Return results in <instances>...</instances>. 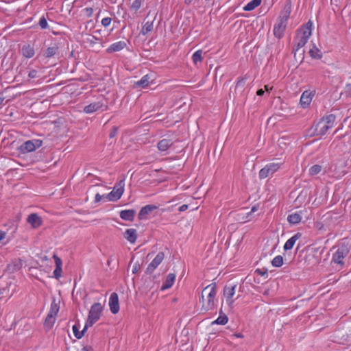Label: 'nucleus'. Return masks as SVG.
I'll use <instances>...</instances> for the list:
<instances>
[{
    "instance_id": "1",
    "label": "nucleus",
    "mask_w": 351,
    "mask_h": 351,
    "mask_svg": "<svg viewBox=\"0 0 351 351\" xmlns=\"http://www.w3.org/2000/svg\"><path fill=\"white\" fill-rule=\"evenodd\" d=\"M216 283L206 286L202 291V311L207 312L215 307V298L217 294Z\"/></svg>"
},
{
    "instance_id": "2",
    "label": "nucleus",
    "mask_w": 351,
    "mask_h": 351,
    "mask_svg": "<svg viewBox=\"0 0 351 351\" xmlns=\"http://www.w3.org/2000/svg\"><path fill=\"white\" fill-rule=\"evenodd\" d=\"M350 252V247L346 245H341L338 247L336 252L333 254L331 263L336 264L339 268L341 269L344 264V258L347 256Z\"/></svg>"
},
{
    "instance_id": "3",
    "label": "nucleus",
    "mask_w": 351,
    "mask_h": 351,
    "mask_svg": "<svg viewBox=\"0 0 351 351\" xmlns=\"http://www.w3.org/2000/svg\"><path fill=\"white\" fill-rule=\"evenodd\" d=\"M103 310L104 306L101 303L96 302L93 304L88 312V325L93 326L100 319Z\"/></svg>"
},
{
    "instance_id": "4",
    "label": "nucleus",
    "mask_w": 351,
    "mask_h": 351,
    "mask_svg": "<svg viewBox=\"0 0 351 351\" xmlns=\"http://www.w3.org/2000/svg\"><path fill=\"white\" fill-rule=\"evenodd\" d=\"M125 186V178L123 177L118 183L114 187V189L106 195V198L109 201L116 202L119 200L123 192Z\"/></svg>"
},
{
    "instance_id": "5",
    "label": "nucleus",
    "mask_w": 351,
    "mask_h": 351,
    "mask_svg": "<svg viewBox=\"0 0 351 351\" xmlns=\"http://www.w3.org/2000/svg\"><path fill=\"white\" fill-rule=\"evenodd\" d=\"M43 141L39 139L29 140L24 142L19 147V150L22 154L32 152L35 151L37 148L42 146Z\"/></svg>"
},
{
    "instance_id": "6",
    "label": "nucleus",
    "mask_w": 351,
    "mask_h": 351,
    "mask_svg": "<svg viewBox=\"0 0 351 351\" xmlns=\"http://www.w3.org/2000/svg\"><path fill=\"white\" fill-rule=\"evenodd\" d=\"M279 168L280 165L278 163H269L260 170L259 178L264 179L269 176H272Z\"/></svg>"
},
{
    "instance_id": "7",
    "label": "nucleus",
    "mask_w": 351,
    "mask_h": 351,
    "mask_svg": "<svg viewBox=\"0 0 351 351\" xmlns=\"http://www.w3.org/2000/svg\"><path fill=\"white\" fill-rule=\"evenodd\" d=\"M314 130L313 135L314 136H324L327 134L328 131L331 129L329 125H328L324 121H322L321 119L313 126Z\"/></svg>"
},
{
    "instance_id": "8",
    "label": "nucleus",
    "mask_w": 351,
    "mask_h": 351,
    "mask_svg": "<svg viewBox=\"0 0 351 351\" xmlns=\"http://www.w3.org/2000/svg\"><path fill=\"white\" fill-rule=\"evenodd\" d=\"M107 106L104 105L102 101H98L90 104L84 108V112L87 114H91L99 110H105L107 109Z\"/></svg>"
},
{
    "instance_id": "9",
    "label": "nucleus",
    "mask_w": 351,
    "mask_h": 351,
    "mask_svg": "<svg viewBox=\"0 0 351 351\" xmlns=\"http://www.w3.org/2000/svg\"><path fill=\"white\" fill-rule=\"evenodd\" d=\"M158 208V206L153 205V204H148L145 206H143L140 210L138 218L139 220H145L147 219V217L149 214H151L153 211L156 210Z\"/></svg>"
},
{
    "instance_id": "10",
    "label": "nucleus",
    "mask_w": 351,
    "mask_h": 351,
    "mask_svg": "<svg viewBox=\"0 0 351 351\" xmlns=\"http://www.w3.org/2000/svg\"><path fill=\"white\" fill-rule=\"evenodd\" d=\"M287 23L277 20V23L274 27V34L278 39L282 38L284 36V33L287 27Z\"/></svg>"
},
{
    "instance_id": "11",
    "label": "nucleus",
    "mask_w": 351,
    "mask_h": 351,
    "mask_svg": "<svg viewBox=\"0 0 351 351\" xmlns=\"http://www.w3.org/2000/svg\"><path fill=\"white\" fill-rule=\"evenodd\" d=\"M109 307L112 313L117 314L119 311V296L115 292L111 293L109 298Z\"/></svg>"
},
{
    "instance_id": "12",
    "label": "nucleus",
    "mask_w": 351,
    "mask_h": 351,
    "mask_svg": "<svg viewBox=\"0 0 351 351\" xmlns=\"http://www.w3.org/2000/svg\"><path fill=\"white\" fill-rule=\"evenodd\" d=\"M236 287L237 285H226L224 287L223 295L226 298V302L229 306H232L234 303V300H232V297L234 295Z\"/></svg>"
},
{
    "instance_id": "13",
    "label": "nucleus",
    "mask_w": 351,
    "mask_h": 351,
    "mask_svg": "<svg viewBox=\"0 0 351 351\" xmlns=\"http://www.w3.org/2000/svg\"><path fill=\"white\" fill-rule=\"evenodd\" d=\"M27 221L33 228H38L43 224V219L37 213L29 215Z\"/></svg>"
},
{
    "instance_id": "14",
    "label": "nucleus",
    "mask_w": 351,
    "mask_h": 351,
    "mask_svg": "<svg viewBox=\"0 0 351 351\" xmlns=\"http://www.w3.org/2000/svg\"><path fill=\"white\" fill-rule=\"evenodd\" d=\"M60 45L58 43H53L44 52L43 56L46 58H50L59 53Z\"/></svg>"
},
{
    "instance_id": "15",
    "label": "nucleus",
    "mask_w": 351,
    "mask_h": 351,
    "mask_svg": "<svg viewBox=\"0 0 351 351\" xmlns=\"http://www.w3.org/2000/svg\"><path fill=\"white\" fill-rule=\"evenodd\" d=\"M258 210V206L255 205L252 208H251V210L250 212H247V213H244L245 211V209H241L240 210V213L237 214L238 215V218H237V220H243L244 222L245 221H248L250 220H251L252 219V214L254 212H256V210Z\"/></svg>"
},
{
    "instance_id": "16",
    "label": "nucleus",
    "mask_w": 351,
    "mask_h": 351,
    "mask_svg": "<svg viewBox=\"0 0 351 351\" xmlns=\"http://www.w3.org/2000/svg\"><path fill=\"white\" fill-rule=\"evenodd\" d=\"M124 238L131 243H134L137 239V231L136 229H127L123 233Z\"/></svg>"
},
{
    "instance_id": "17",
    "label": "nucleus",
    "mask_w": 351,
    "mask_h": 351,
    "mask_svg": "<svg viewBox=\"0 0 351 351\" xmlns=\"http://www.w3.org/2000/svg\"><path fill=\"white\" fill-rule=\"evenodd\" d=\"M136 215L134 209L123 210L120 212V217L125 221H133Z\"/></svg>"
},
{
    "instance_id": "18",
    "label": "nucleus",
    "mask_w": 351,
    "mask_h": 351,
    "mask_svg": "<svg viewBox=\"0 0 351 351\" xmlns=\"http://www.w3.org/2000/svg\"><path fill=\"white\" fill-rule=\"evenodd\" d=\"M291 12V5L290 3H288L285 5L284 9L280 12L278 19L279 21L282 20V21L287 23V21L289 18Z\"/></svg>"
},
{
    "instance_id": "19",
    "label": "nucleus",
    "mask_w": 351,
    "mask_h": 351,
    "mask_svg": "<svg viewBox=\"0 0 351 351\" xmlns=\"http://www.w3.org/2000/svg\"><path fill=\"white\" fill-rule=\"evenodd\" d=\"M126 43L125 41H119L112 43L106 50L107 53H111L116 51H119L123 49L126 47Z\"/></svg>"
},
{
    "instance_id": "20",
    "label": "nucleus",
    "mask_w": 351,
    "mask_h": 351,
    "mask_svg": "<svg viewBox=\"0 0 351 351\" xmlns=\"http://www.w3.org/2000/svg\"><path fill=\"white\" fill-rule=\"evenodd\" d=\"M302 236V234L300 232L296 233L293 237H291L290 239H289L285 245H284V250L285 251L289 250L293 248V245H295L296 241L299 239Z\"/></svg>"
},
{
    "instance_id": "21",
    "label": "nucleus",
    "mask_w": 351,
    "mask_h": 351,
    "mask_svg": "<svg viewBox=\"0 0 351 351\" xmlns=\"http://www.w3.org/2000/svg\"><path fill=\"white\" fill-rule=\"evenodd\" d=\"M173 144V142L171 139L163 138L158 143L157 147L160 152H165L171 147Z\"/></svg>"
},
{
    "instance_id": "22",
    "label": "nucleus",
    "mask_w": 351,
    "mask_h": 351,
    "mask_svg": "<svg viewBox=\"0 0 351 351\" xmlns=\"http://www.w3.org/2000/svg\"><path fill=\"white\" fill-rule=\"evenodd\" d=\"M175 279H176V274H174L173 273L169 274L166 278V280H165V282H163V284L161 287V290L163 291V290H166L167 289L171 288L174 283Z\"/></svg>"
},
{
    "instance_id": "23",
    "label": "nucleus",
    "mask_w": 351,
    "mask_h": 351,
    "mask_svg": "<svg viewBox=\"0 0 351 351\" xmlns=\"http://www.w3.org/2000/svg\"><path fill=\"white\" fill-rule=\"evenodd\" d=\"M313 23L311 21L307 22L306 25L302 28L300 34L302 37L308 40V38L311 35Z\"/></svg>"
},
{
    "instance_id": "24",
    "label": "nucleus",
    "mask_w": 351,
    "mask_h": 351,
    "mask_svg": "<svg viewBox=\"0 0 351 351\" xmlns=\"http://www.w3.org/2000/svg\"><path fill=\"white\" fill-rule=\"evenodd\" d=\"M311 100L312 93L305 90L300 97V104L304 108H305L311 104Z\"/></svg>"
},
{
    "instance_id": "25",
    "label": "nucleus",
    "mask_w": 351,
    "mask_h": 351,
    "mask_svg": "<svg viewBox=\"0 0 351 351\" xmlns=\"http://www.w3.org/2000/svg\"><path fill=\"white\" fill-rule=\"evenodd\" d=\"M302 220V217L298 213L289 214L287 217V221L291 224H298Z\"/></svg>"
},
{
    "instance_id": "26",
    "label": "nucleus",
    "mask_w": 351,
    "mask_h": 351,
    "mask_svg": "<svg viewBox=\"0 0 351 351\" xmlns=\"http://www.w3.org/2000/svg\"><path fill=\"white\" fill-rule=\"evenodd\" d=\"M23 55L27 58H30L34 56L35 51L32 47L29 45H24L22 47Z\"/></svg>"
},
{
    "instance_id": "27",
    "label": "nucleus",
    "mask_w": 351,
    "mask_h": 351,
    "mask_svg": "<svg viewBox=\"0 0 351 351\" xmlns=\"http://www.w3.org/2000/svg\"><path fill=\"white\" fill-rule=\"evenodd\" d=\"M307 40L300 36L298 41L295 44V47H293V51L294 52V57L296 58V54L299 52L300 48L303 47L307 43Z\"/></svg>"
},
{
    "instance_id": "28",
    "label": "nucleus",
    "mask_w": 351,
    "mask_h": 351,
    "mask_svg": "<svg viewBox=\"0 0 351 351\" xmlns=\"http://www.w3.org/2000/svg\"><path fill=\"white\" fill-rule=\"evenodd\" d=\"M261 3V0H252L244 6L243 10L252 11Z\"/></svg>"
},
{
    "instance_id": "29",
    "label": "nucleus",
    "mask_w": 351,
    "mask_h": 351,
    "mask_svg": "<svg viewBox=\"0 0 351 351\" xmlns=\"http://www.w3.org/2000/svg\"><path fill=\"white\" fill-rule=\"evenodd\" d=\"M310 56L311 58L317 60H319L322 58V53L321 51L314 45L312 49L309 51Z\"/></svg>"
},
{
    "instance_id": "30",
    "label": "nucleus",
    "mask_w": 351,
    "mask_h": 351,
    "mask_svg": "<svg viewBox=\"0 0 351 351\" xmlns=\"http://www.w3.org/2000/svg\"><path fill=\"white\" fill-rule=\"evenodd\" d=\"M322 121H324V122L329 125L330 128H332L334 125V123L336 120V117L333 114H330L329 115L323 117L322 119H321Z\"/></svg>"
},
{
    "instance_id": "31",
    "label": "nucleus",
    "mask_w": 351,
    "mask_h": 351,
    "mask_svg": "<svg viewBox=\"0 0 351 351\" xmlns=\"http://www.w3.org/2000/svg\"><path fill=\"white\" fill-rule=\"evenodd\" d=\"M149 77L148 75H144L139 81L135 82V86L136 87H147L149 84Z\"/></svg>"
},
{
    "instance_id": "32",
    "label": "nucleus",
    "mask_w": 351,
    "mask_h": 351,
    "mask_svg": "<svg viewBox=\"0 0 351 351\" xmlns=\"http://www.w3.org/2000/svg\"><path fill=\"white\" fill-rule=\"evenodd\" d=\"M59 306L55 301H53L51 304V307L49 313L47 315L50 317L54 316L56 317L59 311Z\"/></svg>"
},
{
    "instance_id": "33",
    "label": "nucleus",
    "mask_w": 351,
    "mask_h": 351,
    "mask_svg": "<svg viewBox=\"0 0 351 351\" xmlns=\"http://www.w3.org/2000/svg\"><path fill=\"white\" fill-rule=\"evenodd\" d=\"M165 258V254L162 252H158V254L156 256V257L154 258V260L151 262L153 265H155V267H158L161 262L163 261Z\"/></svg>"
},
{
    "instance_id": "34",
    "label": "nucleus",
    "mask_w": 351,
    "mask_h": 351,
    "mask_svg": "<svg viewBox=\"0 0 351 351\" xmlns=\"http://www.w3.org/2000/svg\"><path fill=\"white\" fill-rule=\"evenodd\" d=\"M228 318L226 314L219 315V317L212 322V324L225 325L228 322Z\"/></svg>"
},
{
    "instance_id": "35",
    "label": "nucleus",
    "mask_w": 351,
    "mask_h": 351,
    "mask_svg": "<svg viewBox=\"0 0 351 351\" xmlns=\"http://www.w3.org/2000/svg\"><path fill=\"white\" fill-rule=\"evenodd\" d=\"M153 29V21H147L143 25L141 33L143 35L147 34Z\"/></svg>"
},
{
    "instance_id": "36",
    "label": "nucleus",
    "mask_w": 351,
    "mask_h": 351,
    "mask_svg": "<svg viewBox=\"0 0 351 351\" xmlns=\"http://www.w3.org/2000/svg\"><path fill=\"white\" fill-rule=\"evenodd\" d=\"M56 317L54 316H52V317H50L49 315L47 316L45 320V327L47 328L48 330L51 329L52 328V326H53L54 324V322H55V318Z\"/></svg>"
},
{
    "instance_id": "37",
    "label": "nucleus",
    "mask_w": 351,
    "mask_h": 351,
    "mask_svg": "<svg viewBox=\"0 0 351 351\" xmlns=\"http://www.w3.org/2000/svg\"><path fill=\"white\" fill-rule=\"evenodd\" d=\"M322 167L319 165H314L309 169V175L315 176L320 173Z\"/></svg>"
},
{
    "instance_id": "38",
    "label": "nucleus",
    "mask_w": 351,
    "mask_h": 351,
    "mask_svg": "<svg viewBox=\"0 0 351 351\" xmlns=\"http://www.w3.org/2000/svg\"><path fill=\"white\" fill-rule=\"evenodd\" d=\"M282 264H283V258L280 255L276 256L271 261V265L276 267H279L282 266Z\"/></svg>"
},
{
    "instance_id": "39",
    "label": "nucleus",
    "mask_w": 351,
    "mask_h": 351,
    "mask_svg": "<svg viewBox=\"0 0 351 351\" xmlns=\"http://www.w3.org/2000/svg\"><path fill=\"white\" fill-rule=\"evenodd\" d=\"M202 50H197L193 54L192 59L195 64H197L198 62L202 61Z\"/></svg>"
},
{
    "instance_id": "40",
    "label": "nucleus",
    "mask_w": 351,
    "mask_h": 351,
    "mask_svg": "<svg viewBox=\"0 0 351 351\" xmlns=\"http://www.w3.org/2000/svg\"><path fill=\"white\" fill-rule=\"evenodd\" d=\"M143 1V0H134L131 5V9L135 11L138 10L141 8Z\"/></svg>"
},
{
    "instance_id": "41",
    "label": "nucleus",
    "mask_w": 351,
    "mask_h": 351,
    "mask_svg": "<svg viewBox=\"0 0 351 351\" xmlns=\"http://www.w3.org/2000/svg\"><path fill=\"white\" fill-rule=\"evenodd\" d=\"M101 39L99 38H97L94 35H89V36L86 38L87 43H90L91 46H93V45L96 44L97 41H99Z\"/></svg>"
},
{
    "instance_id": "42",
    "label": "nucleus",
    "mask_w": 351,
    "mask_h": 351,
    "mask_svg": "<svg viewBox=\"0 0 351 351\" xmlns=\"http://www.w3.org/2000/svg\"><path fill=\"white\" fill-rule=\"evenodd\" d=\"M38 25H40V28L43 29H45L48 27L47 21L44 16H43L40 19V20L38 21Z\"/></svg>"
},
{
    "instance_id": "43",
    "label": "nucleus",
    "mask_w": 351,
    "mask_h": 351,
    "mask_svg": "<svg viewBox=\"0 0 351 351\" xmlns=\"http://www.w3.org/2000/svg\"><path fill=\"white\" fill-rule=\"evenodd\" d=\"M73 331L75 337L77 339H80L83 337V332L79 331L78 328L76 325L73 326Z\"/></svg>"
},
{
    "instance_id": "44",
    "label": "nucleus",
    "mask_w": 351,
    "mask_h": 351,
    "mask_svg": "<svg viewBox=\"0 0 351 351\" xmlns=\"http://www.w3.org/2000/svg\"><path fill=\"white\" fill-rule=\"evenodd\" d=\"M267 269L263 268V269H256L254 271V273L258 274L260 276H265L267 278L268 276V272Z\"/></svg>"
},
{
    "instance_id": "45",
    "label": "nucleus",
    "mask_w": 351,
    "mask_h": 351,
    "mask_svg": "<svg viewBox=\"0 0 351 351\" xmlns=\"http://www.w3.org/2000/svg\"><path fill=\"white\" fill-rule=\"evenodd\" d=\"M62 267H56L53 271V276L56 279H59L62 276Z\"/></svg>"
},
{
    "instance_id": "46",
    "label": "nucleus",
    "mask_w": 351,
    "mask_h": 351,
    "mask_svg": "<svg viewBox=\"0 0 351 351\" xmlns=\"http://www.w3.org/2000/svg\"><path fill=\"white\" fill-rule=\"evenodd\" d=\"M156 267H155V265H153V264L152 263H150L147 267L145 273L147 274H151L154 272V271L156 269Z\"/></svg>"
},
{
    "instance_id": "47",
    "label": "nucleus",
    "mask_w": 351,
    "mask_h": 351,
    "mask_svg": "<svg viewBox=\"0 0 351 351\" xmlns=\"http://www.w3.org/2000/svg\"><path fill=\"white\" fill-rule=\"evenodd\" d=\"M29 78L34 79L39 77L38 72L36 70L32 69L28 73Z\"/></svg>"
},
{
    "instance_id": "48",
    "label": "nucleus",
    "mask_w": 351,
    "mask_h": 351,
    "mask_svg": "<svg viewBox=\"0 0 351 351\" xmlns=\"http://www.w3.org/2000/svg\"><path fill=\"white\" fill-rule=\"evenodd\" d=\"M111 18L110 17H106V18H104L102 20H101V25L106 27L110 25V23H111Z\"/></svg>"
},
{
    "instance_id": "49",
    "label": "nucleus",
    "mask_w": 351,
    "mask_h": 351,
    "mask_svg": "<svg viewBox=\"0 0 351 351\" xmlns=\"http://www.w3.org/2000/svg\"><path fill=\"white\" fill-rule=\"evenodd\" d=\"M53 258L56 263V267H62V262L60 257H58L57 255H53Z\"/></svg>"
},
{
    "instance_id": "50",
    "label": "nucleus",
    "mask_w": 351,
    "mask_h": 351,
    "mask_svg": "<svg viewBox=\"0 0 351 351\" xmlns=\"http://www.w3.org/2000/svg\"><path fill=\"white\" fill-rule=\"evenodd\" d=\"M345 94L346 97L351 98V84H346L345 87Z\"/></svg>"
},
{
    "instance_id": "51",
    "label": "nucleus",
    "mask_w": 351,
    "mask_h": 351,
    "mask_svg": "<svg viewBox=\"0 0 351 351\" xmlns=\"http://www.w3.org/2000/svg\"><path fill=\"white\" fill-rule=\"evenodd\" d=\"M117 132H118V128L115 127V126L113 127L112 128V130H110V132L109 134V137L111 138H114L117 135Z\"/></svg>"
},
{
    "instance_id": "52",
    "label": "nucleus",
    "mask_w": 351,
    "mask_h": 351,
    "mask_svg": "<svg viewBox=\"0 0 351 351\" xmlns=\"http://www.w3.org/2000/svg\"><path fill=\"white\" fill-rule=\"evenodd\" d=\"M141 269V265L138 263H136L134 265H133V267H132V273L133 274H136L138 272V271L140 270Z\"/></svg>"
},
{
    "instance_id": "53",
    "label": "nucleus",
    "mask_w": 351,
    "mask_h": 351,
    "mask_svg": "<svg viewBox=\"0 0 351 351\" xmlns=\"http://www.w3.org/2000/svg\"><path fill=\"white\" fill-rule=\"evenodd\" d=\"M84 12L88 17H91L93 14V9L92 8H86Z\"/></svg>"
},
{
    "instance_id": "54",
    "label": "nucleus",
    "mask_w": 351,
    "mask_h": 351,
    "mask_svg": "<svg viewBox=\"0 0 351 351\" xmlns=\"http://www.w3.org/2000/svg\"><path fill=\"white\" fill-rule=\"evenodd\" d=\"M245 84V79L239 78L237 83V86H243Z\"/></svg>"
},
{
    "instance_id": "55",
    "label": "nucleus",
    "mask_w": 351,
    "mask_h": 351,
    "mask_svg": "<svg viewBox=\"0 0 351 351\" xmlns=\"http://www.w3.org/2000/svg\"><path fill=\"white\" fill-rule=\"evenodd\" d=\"M189 208V206L187 204H183L181 206L179 207L178 210L180 212H184L186 210Z\"/></svg>"
},
{
    "instance_id": "56",
    "label": "nucleus",
    "mask_w": 351,
    "mask_h": 351,
    "mask_svg": "<svg viewBox=\"0 0 351 351\" xmlns=\"http://www.w3.org/2000/svg\"><path fill=\"white\" fill-rule=\"evenodd\" d=\"M104 196L101 195L99 193H97L95 195V202H99L101 201V198L103 197Z\"/></svg>"
},
{
    "instance_id": "57",
    "label": "nucleus",
    "mask_w": 351,
    "mask_h": 351,
    "mask_svg": "<svg viewBox=\"0 0 351 351\" xmlns=\"http://www.w3.org/2000/svg\"><path fill=\"white\" fill-rule=\"evenodd\" d=\"M91 326H89V325H88V319H86V324H85L84 328V329L81 331V332H83V336L84 335V333H85V332L87 330L88 328L91 327Z\"/></svg>"
},
{
    "instance_id": "58",
    "label": "nucleus",
    "mask_w": 351,
    "mask_h": 351,
    "mask_svg": "<svg viewBox=\"0 0 351 351\" xmlns=\"http://www.w3.org/2000/svg\"><path fill=\"white\" fill-rule=\"evenodd\" d=\"M265 93V90H263L262 88L261 89H258L256 92V95H258V96H263Z\"/></svg>"
},
{
    "instance_id": "59",
    "label": "nucleus",
    "mask_w": 351,
    "mask_h": 351,
    "mask_svg": "<svg viewBox=\"0 0 351 351\" xmlns=\"http://www.w3.org/2000/svg\"><path fill=\"white\" fill-rule=\"evenodd\" d=\"M10 267H11L10 265L8 266V268H9L10 270H11ZM20 267H21V266H19V265H14V267L12 269V271L19 269Z\"/></svg>"
},
{
    "instance_id": "60",
    "label": "nucleus",
    "mask_w": 351,
    "mask_h": 351,
    "mask_svg": "<svg viewBox=\"0 0 351 351\" xmlns=\"http://www.w3.org/2000/svg\"><path fill=\"white\" fill-rule=\"evenodd\" d=\"M5 232L0 230V241L5 238Z\"/></svg>"
},
{
    "instance_id": "61",
    "label": "nucleus",
    "mask_w": 351,
    "mask_h": 351,
    "mask_svg": "<svg viewBox=\"0 0 351 351\" xmlns=\"http://www.w3.org/2000/svg\"><path fill=\"white\" fill-rule=\"evenodd\" d=\"M233 335L234 337H238V338H243V334L240 333V332L239 333H234Z\"/></svg>"
},
{
    "instance_id": "62",
    "label": "nucleus",
    "mask_w": 351,
    "mask_h": 351,
    "mask_svg": "<svg viewBox=\"0 0 351 351\" xmlns=\"http://www.w3.org/2000/svg\"><path fill=\"white\" fill-rule=\"evenodd\" d=\"M304 51H302V53H299V58H300V62H302L304 57H303Z\"/></svg>"
},
{
    "instance_id": "63",
    "label": "nucleus",
    "mask_w": 351,
    "mask_h": 351,
    "mask_svg": "<svg viewBox=\"0 0 351 351\" xmlns=\"http://www.w3.org/2000/svg\"><path fill=\"white\" fill-rule=\"evenodd\" d=\"M90 350H91V347L85 346L83 348L84 351H89Z\"/></svg>"
},
{
    "instance_id": "64",
    "label": "nucleus",
    "mask_w": 351,
    "mask_h": 351,
    "mask_svg": "<svg viewBox=\"0 0 351 351\" xmlns=\"http://www.w3.org/2000/svg\"><path fill=\"white\" fill-rule=\"evenodd\" d=\"M332 276V274H330V275H328V278H329V279L328 280V282H329V281H330V280H332V279L331 278Z\"/></svg>"
}]
</instances>
